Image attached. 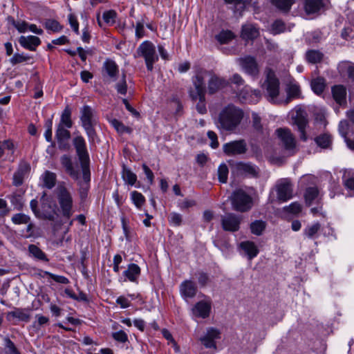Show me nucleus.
<instances>
[{
    "instance_id": "nucleus-1",
    "label": "nucleus",
    "mask_w": 354,
    "mask_h": 354,
    "mask_svg": "<svg viewBox=\"0 0 354 354\" xmlns=\"http://www.w3.org/2000/svg\"><path fill=\"white\" fill-rule=\"evenodd\" d=\"M244 117L243 111L234 104L223 107L215 120V124L221 131L234 132Z\"/></svg>"
},
{
    "instance_id": "nucleus-2",
    "label": "nucleus",
    "mask_w": 354,
    "mask_h": 354,
    "mask_svg": "<svg viewBox=\"0 0 354 354\" xmlns=\"http://www.w3.org/2000/svg\"><path fill=\"white\" fill-rule=\"evenodd\" d=\"M265 80L261 88L268 101L273 104L280 105L283 98L280 95V82L273 69L266 67L264 71Z\"/></svg>"
},
{
    "instance_id": "nucleus-3",
    "label": "nucleus",
    "mask_w": 354,
    "mask_h": 354,
    "mask_svg": "<svg viewBox=\"0 0 354 354\" xmlns=\"http://www.w3.org/2000/svg\"><path fill=\"white\" fill-rule=\"evenodd\" d=\"M208 78L207 91L209 94H214L229 85V82L212 71L200 68L192 77L193 86H195L196 80L200 79L204 92L206 93L205 80Z\"/></svg>"
},
{
    "instance_id": "nucleus-4",
    "label": "nucleus",
    "mask_w": 354,
    "mask_h": 354,
    "mask_svg": "<svg viewBox=\"0 0 354 354\" xmlns=\"http://www.w3.org/2000/svg\"><path fill=\"white\" fill-rule=\"evenodd\" d=\"M73 144L80 162L84 180L88 183L90 181V158L86 141L82 136H77L73 139Z\"/></svg>"
},
{
    "instance_id": "nucleus-5",
    "label": "nucleus",
    "mask_w": 354,
    "mask_h": 354,
    "mask_svg": "<svg viewBox=\"0 0 354 354\" xmlns=\"http://www.w3.org/2000/svg\"><path fill=\"white\" fill-rule=\"evenodd\" d=\"M230 199L232 209L238 212H248L253 207L254 202L252 196L242 189L234 190Z\"/></svg>"
},
{
    "instance_id": "nucleus-6",
    "label": "nucleus",
    "mask_w": 354,
    "mask_h": 354,
    "mask_svg": "<svg viewBox=\"0 0 354 354\" xmlns=\"http://www.w3.org/2000/svg\"><path fill=\"white\" fill-rule=\"evenodd\" d=\"M55 194L63 216L70 218L73 214V200L71 192L64 185H59L55 189Z\"/></svg>"
},
{
    "instance_id": "nucleus-7",
    "label": "nucleus",
    "mask_w": 354,
    "mask_h": 354,
    "mask_svg": "<svg viewBox=\"0 0 354 354\" xmlns=\"http://www.w3.org/2000/svg\"><path fill=\"white\" fill-rule=\"evenodd\" d=\"M135 57H141L145 59L148 71H151L153 64L158 61V57L154 44L150 41H145L138 47Z\"/></svg>"
},
{
    "instance_id": "nucleus-8",
    "label": "nucleus",
    "mask_w": 354,
    "mask_h": 354,
    "mask_svg": "<svg viewBox=\"0 0 354 354\" xmlns=\"http://www.w3.org/2000/svg\"><path fill=\"white\" fill-rule=\"evenodd\" d=\"M80 120L82 125L84 129L87 136L91 142H94L97 138V134L94 129L95 120L94 119V112L92 108L88 105H84L80 110Z\"/></svg>"
},
{
    "instance_id": "nucleus-9",
    "label": "nucleus",
    "mask_w": 354,
    "mask_h": 354,
    "mask_svg": "<svg viewBox=\"0 0 354 354\" xmlns=\"http://www.w3.org/2000/svg\"><path fill=\"white\" fill-rule=\"evenodd\" d=\"M200 81V79L196 80L195 86L189 89V94L193 101L198 100L196 105V110L199 113L204 114L207 112L205 92H204L202 86V82Z\"/></svg>"
},
{
    "instance_id": "nucleus-10",
    "label": "nucleus",
    "mask_w": 354,
    "mask_h": 354,
    "mask_svg": "<svg viewBox=\"0 0 354 354\" xmlns=\"http://www.w3.org/2000/svg\"><path fill=\"white\" fill-rule=\"evenodd\" d=\"M242 216L234 213H227L221 216V225L225 231L234 232L240 229Z\"/></svg>"
},
{
    "instance_id": "nucleus-11",
    "label": "nucleus",
    "mask_w": 354,
    "mask_h": 354,
    "mask_svg": "<svg viewBox=\"0 0 354 354\" xmlns=\"http://www.w3.org/2000/svg\"><path fill=\"white\" fill-rule=\"evenodd\" d=\"M277 199L281 202H286L293 196L292 185L288 178L281 179L276 185Z\"/></svg>"
},
{
    "instance_id": "nucleus-12",
    "label": "nucleus",
    "mask_w": 354,
    "mask_h": 354,
    "mask_svg": "<svg viewBox=\"0 0 354 354\" xmlns=\"http://www.w3.org/2000/svg\"><path fill=\"white\" fill-rule=\"evenodd\" d=\"M119 66L115 61L106 59L102 67V75L104 80L109 82L115 81L119 75Z\"/></svg>"
},
{
    "instance_id": "nucleus-13",
    "label": "nucleus",
    "mask_w": 354,
    "mask_h": 354,
    "mask_svg": "<svg viewBox=\"0 0 354 354\" xmlns=\"http://www.w3.org/2000/svg\"><path fill=\"white\" fill-rule=\"evenodd\" d=\"M223 149L227 156L242 155L248 151V145L245 140L241 139L225 143Z\"/></svg>"
},
{
    "instance_id": "nucleus-14",
    "label": "nucleus",
    "mask_w": 354,
    "mask_h": 354,
    "mask_svg": "<svg viewBox=\"0 0 354 354\" xmlns=\"http://www.w3.org/2000/svg\"><path fill=\"white\" fill-rule=\"evenodd\" d=\"M243 70L252 77L258 76L259 73V65L254 57L245 56L237 59Z\"/></svg>"
},
{
    "instance_id": "nucleus-15",
    "label": "nucleus",
    "mask_w": 354,
    "mask_h": 354,
    "mask_svg": "<svg viewBox=\"0 0 354 354\" xmlns=\"http://www.w3.org/2000/svg\"><path fill=\"white\" fill-rule=\"evenodd\" d=\"M232 172L237 175L255 177L258 174V169L252 163L239 162L232 166Z\"/></svg>"
},
{
    "instance_id": "nucleus-16",
    "label": "nucleus",
    "mask_w": 354,
    "mask_h": 354,
    "mask_svg": "<svg viewBox=\"0 0 354 354\" xmlns=\"http://www.w3.org/2000/svg\"><path fill=\"white\" fill-rule=\"evenodd\" d=\"M55 138L57 142L58 148L62 151H68L70 149L69 140L71 139V132L66 127L57 126L55 131Z\"/></svg>"
},
{
    "instance_id": "nucleus-17",
    "label": "nucleus",
    "mask_w": 354,
    "mask_h": 354,
    "mask_svg": "<svg viewBox=\"0 0 354 354\" xmlns=\"http://www.w3.org/2000/svg\"><path fill=\"white\" fill-rule=\"evenodd\" d=\"M275 132L286 150H293L295 148V138L290 129L279 128Z\"/></svg>"
},
{
    "instance_id": "nucleus-18",
    "label": "nucleus",
    "mask_w": 354,
    "mask_h": 354,
    "mask_svg": "<svg viewBox=\"0 0 354 354\" xmlns=\"http://www.w3.org/2000/svg\"><path fill=\"white\" fill-rule=\"evenodd\" d=\"M30 171V164L25 160H21L17 169L13 174L12 184L16 187L21 185L24 183V178L29 174Z\"/></svg>"
},
{
    "instance_id": "nucleus-19",
    "label": "nucleus",
    "mask_w": 354,
    "mask_h": 354,
    "mask_svg": "<svg viewBox=\"0 0 354 354\" xmlns=\"http://www.w3.org/2000/svg\"><path fill=\"white\" fill-rule=\"evenodd\" d=\"M287 97L283 99L281 104L287 105L294 98H297L301 94L299 86L295 80L290 77L286 87Z\"/></svg>"
},
{
    "instance_id": "nucleus-20",
    "label": "nucleus",
    "mask_w": 354,
    "mask_h": 354,
    "mask_svg": "<svg viewBox=\"0 0 354 354\" xmlns=\"http://www.w3.org/2000/svg\"><path fill=\"white\" fill-rule=\"evenodd\" d=\"M60 162L65 169L66 172L75 180L80 178L79 169L73 165L72 158L68 155H63L60 158Z\"/></svg>"
},
{
    "instance_id": "nucleus-21",
    "label": "nucleus",
    "mask_w": 354,
    "mask_h": 354,
    "mask_svg": "<svg viewBox=\"0 0 354 354\" xmlns=\"http://www.w3.org/2000/svg\"><path fill=\"white\" fill-rule=\"evenodd\" d=\"M211 310V302L208 301H200L192 308L193 315L201 318H207L209 316Z\"/></svg>"
},
{
    "instance_id": "nucleus-22",
    "label": "nucleus",
    "mask_w": 354,
    "mask_h": 354,
    "mask_svg": "<svg viewBox=\"0 0 354 354\" xmlns=\"http://www.w3.org/2000/svg\"><path fill=\"white\" fill-rule=\"evenodd\" d=\"M220 338V332L214 328H209L207 330V333L203 337L200 338L202 344L208 348H216L215 339Z\"/></svg>"
},
{
    "instance_id": "nucleus-23",
    "label": "nucleus",
    "mask_w": 354,
    "mask_h": 354,
    "mask_svg": "<svg viewBox=\"0 0 354 354\" xmlns=\"http://www.w3.org/2000/svg\"><path fill=\"white\" fill-rule=\"evenodd\" d=\"M7 319H17L18 321L28 322L30 319V310L14 307L13 310L7 313Z\"/></svg>"
},
{
    "instance_id": "nucleus-24",
    "label": "nucleus",
    "mask_w": 354,
    "mask_h": 354,
    "mask_svg": "<svg viewBox=\"0 0 354 354\" xmlns=\"http://www.w3.org/2000/svg\"><path fill=\"white\" fill-rule=\"evenodd\" d=\"M197 291L195 283L191 280H185L180 286L181 295L185 298H193Z\"/></svg>"
},
{
    "instance_id": "nucleus-25",
    "label": "nucleus",
    "mask_w": 354,
    "mask_h": 354,
    "mask_svg": "<svg viewBox=\"0 0 354 354\" xmlns=\"http://www.w3.org/2000/svg\"><path fill=\"white\" fill-rule=\"evenodd\" d=\"M239 248L245 252L249 260L256 257L259 252L257 245L250 241H242L239 244Z\"/></svg>"
},
{
    "instance_id": "nucleus-26",
    "label": "nucleus",
    "mask_w": 354,
    "mask_h": 354,
    "mask_svg": "<svg viewBox=\"0 0 354 354\" xmlns=\"http://www.w3.org/2000/svg\"><path fill=\"white\" fill-rule=\"evenodd\" d=\"M252 0H225V1L231 4V9L233 10L236 17H241L245 10L246 7L250 5Z\"/></svg>"
},
{
    "instance_id": "nucleus-27",
    "label": "nucleus",
    "mask_w": 354,
    "mask_h": 354,
    "mask_svg": "<svg viewBox=\"0 0 354 354\" xmlns=\"http://www.w3.org/2000/svg\"><path fill=\"white\" fill-rule=\"evenodd\" d=\"M19 42L21 46L32 51L35 50L36 47L41 44L39 38L32 35L28 37L21 36L19 39Z\"/></svg>"
},
{
    "instance_id": "nucleus-28",
    "label": "nucleus",
    "mask_w": 354,
    "mask_h": 354,
    "mask_svg": "<svg viewBox=\"0 0 354 354\" xmlns=\"http://www.w3.org/2000/svg\"><path fill=\"white\" fill-rule=\"evenodd\" d=\"M259 35L258 28L253 24H248L242 26L241 37L245 40H253Z\"/></svg>"
},
{
    "instance_id": "nucleus-29",
    "label": "nucleus",
    "mask_w": 354,
    "mask_h": 354,
    "mask_svg": "<svg viewBox=\"0 0 354 354\" xmlns=\"http://www.w3.org/2000/svg\"><path fill=\"white\" fill-rule=\"evenodd\" d=\"M141 273L140 268L136 263H130L127 269L124 271L123 275L131 282H137Z\"/></svg>"
},
{
    "instance_id": "nucleus-30",
    "label": "nucleus",
    "mask_w": 354,
    "mask_h": 354,
    "mask_svg": "<svg viewBox=\"0 0 354 354\" xmlns=\"http://www.w3.org/2000/svg\"><path fill=\"white\" fill-rule=\"evenodd\" d=\"M342 183L344 187L353 192L350 196H354V169H347L343 171Z\"/></svg>"
},
{
    "instance_id": "nucleus-31",
    "label": "nucleus",
    "mask_w": 354,
    "mask_h": 354,
    "mask_svg": "<svg viewBox=\"0 0 354 354\" xmlns=\"http://www.w3.org/2000/svg\"><path fill=\"white\" fill-rule=\"evenodd\" d=\"M324 5V0H304V9L307 14L319 12Z\"/></svg>"
},
{
    "instance_id": "nucleus-32",
    "label": "nucleus",
    "mask_w": 354,
    "mask_h": 354,
    "mask_svg": "<svg viewBox=\"0 0 354 354\" xmlns=\"http://www.w3.org/2000/svg\"><path fill=\"white\" fill-rule=\"evenodd\" d=\"M333 97L339 105L346 102V89L342 85H335L332 88Z\"/></svg>"
},
{
    "instance_id": "nucleus-33",
    "label": "nucleus",
    "mask_w": 354,
    "mask_h": 354,
    "mask_svg": "<svg viewBox=\"0 0 354 354\" xmlns=\"http://www.w3.org/2000/svg\"><path fill=\"white\" fill-rule=\"evenodd\" d=\"M43 182V186L50 189L53 188L56 184L57 176L55 173L46 171L41 176Z\"/></svg>"
},
{
    "instance_id": "nucleus-34",
    "label": "nucleus",
    "mask_w": 354,
    "mask_h": 354,
    "mask_svg": "<svg viewBox=\"0 0 354 354\" xmlns=\"http://www.w3.org/2000/svg\"><path fill=\"white\" fill-rule=\"evenodd\" d=\"M315 143L322 149H329L332 145V137L327 133H322L314 139Z\"/></svg>"
},
{
    "instance_id": "nucleus-35",
    "label": "nucleus",
    "mask_w": 354,
    "mask_h": 354,
    "mask_svg": "<svg viewBox=\"0 0 354 354\" xmlns=\"http://www.w3.org/2000/svg\"><path fill=\"white\" fill-rule=\"evenodd\" d=\"M295 124L297 125L298 130L300 132L301 140L306 141L307 136L305 131L308 124L306 118L302 115H297L295 119Z\"/></svg>"
},
{
    "instance_id": "nucleus-36",
    "label": "nucleus",
    "mask_w": 354,
    "mask_h": 354,
    "mask_svg": "<svg viewBox=\"0 0 354 354\" xmlns=\"http://www.w3.org/2000/svg\"><path fill=\"white\" fill-rule=\"evenodd\" d=\"M57 126L66 127L70 129L73 127V121L71 120V111L68 107H66L61 115V118Z\"/></svg>"
},
{
    "instance_id": "nucleus-37",
    "label": "nucleus",
    "mask_w": 354,
    "mask_h": 354,
    "mask_svg": "<svg viewBox=\"0 0 354 354\" xmlns=\"http://www.w3.org/2000/svg\"><path fill=\"white\" fill-rule=\"evenodd\" d=\"M216 39L221 44H227L235 38L234 32L229 30H223L215 36Z\"/></svg>"
},
{
    "instance_id": "nucleus-38",
    "label": "nucleus",
    "mask_w": 354,
    "mask_h": 354,
    "mask_svg": "<svg viewBox=\"0 0 354 354\" xmlns=\"http://www.w3.org/2000/svg\"><path fill=\"white\" fill-rule=\"evenodd\" d=\"M321 229V225L319 223H315L314 224L308 225L304 230V234L310 239H313L317 237V234Z\"/></svg>"
},
{
    "instance_id": "nucleus-39",
    "label": "nucleus",
    "mask_w": 354,
    "mask_h": 354,
    "mask_svg": "<svg viewBox=\"0 0 354 354\" xmlns=\"http://www.w3.org/2000/svg\"><path fill=\"white\" fill-rule=\"evenodd\" d=\"M323 57V53L318 50H309L306 53V59L311 64L320 62Z\"/></svg>"
},
{
    "instance_id": "nucleus-40",
    "label": "nucleus",
    "mask_w": 354,
    "mask_h": 354,
    "mask_svg": "<svg viewBox=\"0 0 354 354\" xmlns=\"http://www.w3.org/2000/svg\"><path fill=\"white\" fill-rule=\"evenodd\" d=\"M28 252L34 258L44 261H48L46 254L37 245L31 244L28 246Z\"/></svg>"
},
{
    "instance_id": "nucleus-41",
    "label": "nucleus",
    "mask_w": 354,
    "mask_h": 354,
    "mask_svg": "<svg viewBox=\"0 0 354 354\" xmlns=\"http://www.w3.org/2000/svg\"><path fill=\"white\" fill-rule=\"evenodd\" d=\"M266 227V222L261 220H257L250 224V230L253 234L259 236L262 234Z\"/></svg>"
},
{
    "instance_id": "nucleus-42",
    "label": "nucleus",
    "mask_w": 354,
    "mask_h": 354,
    "mask_svg": "<svg viewBox=\"0 0 354 354\" xmlns=\"http://www.w3.org/2000/svg\"><path fill=\"white\" fill-rule=\"evenodd\" d=\"M131 200L138 209H141L145 203V196L137 191H133L130 194Z\"/></svg>"
},
{
    "instance_id": "nucleus-43",
    "label": "nucleus",
    "mask_w": 354,
    "mask_h": 354,
    "mask_svg": "<svg viewBox=\"0 0 354 354\" xmlns=\"http://www.w3.org/2000/svg\"><path fill=\"white\" fill-rule=\"evenodd\" d=\"M111 125L115 129V130L120 133H131L132 129L126 127L123 123L118 120L117 119H113L110 121Z\"/></svg>"
},
{
    "instance_id": "nucleus-44",
    "label": "nucleus",
    "mask_w": 354,
    "mask_h": 354,
    "mask_svg": "<svg viewBox=\"0 0 354 354\" xmlns=\"http://www.w3.org/2000/svg\"><path fill=\"white\" fill-rule=\"evenodd\" d=\"M272 3L281 11L288 12L294 3V0H272Z\"/></svg>"
},
{
    "instance_id": "nucleus-45",
    "label": "nucleus",
    "mask_w": 354,
    "mask_h": 354,
    "mask_svg": "<svg viewBox=\"0 0 354 354\" xmlns=\"http://www.w3.org/2000/svg\"><path fill=\"white\" fill-rule=\"evenodd\" d=\"M313 91L317 94H321L325 88V82L324 78L317 77L311 82Z\"/></svg>"
},
{
    "instance_id": "nucleus-46",
    "label": "nucleus",
    "mask_w": 354,
    "mask_h": 354,
    "mask_svg": "<svg viewBox=\"0 0 354 354\" xmlns=\"http://www.w3.org/2000/svg\"><path fill=\"white\" fill-rule=\"evenodd\" d=\"M117 17L118 14L114 10H106L102 15L104 21L109 26L115 24Z\"/></svg>"
},
{
    "instance_id": "nucleus-47",
    "label": "nucleus",
    "mask_w": 354,
    "mask_h": 354,
    "mask_svg": "<svg viewBox=\"0 0 354 354\" xmlns=\"http://www.w3.org/2000/svg\"><path fill=\"white\" fill-rule=\"evenodd\" d=\"M229 169L227 166L223 163L218 168V178L220 183H225L227 180Z\"/></svg>"
},
{
    "instance_id": "nucleus-48",
    "label": "nucleus",
    "mask_w": 354,
    "mask_h": 354,
    "mask_svg": "<svg viewBox=\"0 0 354 354\" xmlns=\"http://www.w3.org/2000/svg\"><path fill=\"white\" fill-rule=\"evenodd\" d=\"M122 177L124 180L130 185H133L137 180L136 175L130 169L126 167L123 168Z\"/></svg>"
},
{
    "instance_id": "nucleus-49",
    "label": "nucleus",
    "mask_w": 354,
    "mask_h": 354,
    "mask_svg": "<svg viewBox=\"0 0 354 354\" xmlns=\"http://www.w3.org/2000/svg\"><path fill=\"white\" fill-rule=\"evenodd\" d=\"M11 220L15 225L26 224L30 221V217L25 214L18 213L14 214Z\"/></svg>"
},
{
    "instance_id": "nucleus-50",
    "label": "nucleus",
    "mask_w": 354,
    "mask_h": 354,
    "mask_svg": "<svg viewBox=\"0 0 354 354\" xmlns=\"http://www.w3.org/2000/svg\"><path fill=\"white\" fill-rule=\"evenodd\" d=\"M317 196L318 189L316 187L307 188L304 195L306 203L310 205Z\"/></svg>"
},
{
    "instance_id": "nucleus-51",
    "label": "nucleus",
    "mask_w": 354,
    "mask_h": 354,
    "mask_svg": "<svg viewBox=\"0 0 354 354\" xmlns=\"http://www.w3.org/2000/svg\"><path fill=\"white\" fill-rule=\"evenodd\" d=\"M117 92L121 95H126L127 92V84L126 75L122 74L121 80L115 84Z\"/></svg>"
},
{
    "instance_id": "nucleus-52",
    "label": "nucleus",
    "mask_w": 354,
    "mask_h": 354,
    "mask_svg": "<svg viewBox=\"0 0 354 354\" xmlns=\"http://www.w3.org/2000/svg\"><path fill=\"white\" fill-rule=\"evenodd\" d=\"M145 21L144 18H142L136 22L135 35L137 39L142 38L145 35Z\"/></svg>"
},
{
    "instance_id": "nucleus-53",
    "label": "nucleus",
    "mask_w": 354,
    "mask_h": 354,
    "mask_svg": "<svg viewBox=\"0 0 354 354\" xmlns=\"http://www.w3.org/2000/svg\"><path fill=\"white\" fill-rule=\"evenodd\" d=\"M286 25L281 20H276L272 25V32L274 35L280 34L285 31Z\"/></svg>"
},
{
    "instance_id": "nucleus-54",
    "label": "nucleus",
    "mask_w": 354,
    "mask_h": 354,
    "mask_svg": "<svg viewBox=\"0 0 354 354\" xmlns=\"http://www.w3.org/2000/svg\"><path fill=\"white\" fill-rule=\"evenodd\" d=\"M45 28L53 32H59L62 29L59 23L55 19H48L45 22Z\"/></svg>"
},
{
    "instance_id": "nucleus-55",
    "label": "nucleus",
    "mask_w": 354,
    "mask_h": 354,
    "mask_svg": "<svg viewBox=\"0 0 354 354\" xmlns=\"http://www.w3.org/2000/svg\"><path fill=\"white\" fill-rule=\"evenodd\" d=\"M168 218L169 221L176 226L180 225L183 221L182 215L176 212L171 213Z\"/></svg>"
},
{
    "instance_id": "nucleus-56",
    "label": "nucleus",
    "mask_w": 354,
    "mask_h": 354,
    "mask_svg": "<svg viewBox=\"0 0 354 354\" xmlns=\"http://www.w3.org/2000/svg\"><path fill=\"white\" fill-rule=\"evenodd\" d=\"M113 338L120 343H125L128 341V335L123 330H119L112 333Z\"/></svg>"
},
{
    "instance_id": "nucleus-57",
    "label": "nucleus",
    "mask_w": 354,
    "mask_h": 354,
    "mask_svg": "<svg viewBox=\"0 0 354 354\" xmlns=\"http://www.w3.org/2000/svg\"><path fill=\"white\" fill-rule=\"evenodd\" d=\"M348 129H349V124L346 120H342L339 122V132L341 134V136L344 138L345 141H346V139H348L347 138Z\"/></svg>"
},
{
    "instance_id": "nucleus-58",
    "label": "nucleus",
    "mask_w": 354,
    "mask_h": 354,
    "mask_svg": "<svg viewBox=\"0 0 354 354\" xmlns=\"http://www.w3.org/2000/svg\"><path fill=\"white\" fill-rule=\"evenodd\" d=\"M284 209L286 212L297 214L301 211V205L300 203L295 202L291 203L290 205L285 207Z\"/></svg>"
},
{
    "instance_id": "nucleus-59",
    "label": "nucleus",
    "mask_w": 354,
    "mask_h": 354,
    "mask_svg": "<svg viewBox=\"0 0 354 354\" xmlns=\"http://www.w3.org/2000/svg\"><path fill=\"white\" fill-rule=\"evenodd\" d=\"M11 203L17 209H22V207L24 205V201L21 195L12 196V197L11 198Z\"/></svg>"
},
{
    "instance_id": "nucleus-60",
    "label": "nucleus",
    "mask_w": 354,
    "mask_h": 354,
    "mask_svg": "<svg viewBox=\"0 0 354 354\" xmlns=\"http://www.w3.org/2000/svg\"><path fill=\"white\" fill-rule=\"evenodd\" d=\"M68 22L74 30V32L78 35L79 32V23L77 21V17L74 14H70L68 15Z\"/></svg>"
},
{
    "instance_id": "nucleus-61",
    "label": "nucleus",
    "mask_w": 354,
    "mask_h": 354,
    "mask_svg": "<svg viewBox=\"0 0 354 354\" xmlns=\"http://www.w3.org/2000/svg\"><path fill=\"white\" fill-rule=\"evenodd\" d=\"M52 124H53V122H52L51 120H49L46 122V129L44 133V136H45L46 140L48 142H52L53 145H54V143L53 142V140H52Z\"/></svg>"
},
{
    "instance_id": "nucleus-62",
    "label": "nucleus",
    "mask_w": 354,
    "mask_h": 354,
    "mask_svg": "<svg viewBox=\"0 0 354 354\" xmlns=\"http://www.w3.org/2000/svg\"><path fill=\"white\" fill-rule=\"evenodd\" d=\"M28 59H29V57L25 56L23 54L16 53L10 59V63L13 65H15L19 63L26 62Z\"/></svg>"
},
{
    "instance_id": "nucleus-63",
    "label": "nucleus",
    "mask_w": 354,
    "mask_h": 354,
    "mask_svg": "<svg viewBox=\"0 0 354 354\" xmlns=\"http://www.w3.org/2000/svg\"><path fill=\"white\" fill-rule=\"evenodd\" d=\"M12 25L19 32H25L28 30V24L24 21L12 20Z\"/></svg>"
},
{
    "instance_id": "nucleus-64",
    "label": "nucleus",
    "mask_w": 354,
    "mask_h": 354,
    "mask_svg": "<svg viewBox=\"0 0 354 354\" xmlns=\"http://www.w3.org/2000/svg\"><path fill=\"white\" fill-rule=\"evenodd\" d=\"M207 136L211 140L210 146L213 149H216L218 147V137L216 133H214L212 131H209L207 132Z\"/></svg>"
}]
</instances>
